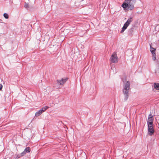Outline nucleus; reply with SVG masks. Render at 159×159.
<instances>
[{
	"mask_svg": "<svg viewBox=\"0 0 159 159\" xmlns=\"http://www.w3.org/2000/svg\"><path fill=\"white\" fill-rule=\"evenodd\" d=\"M135 2V0H126L122 3L121 6L125 10L127 9L132 10L134 8V5Z\"/></svg>",
	"mask_w": 159,
	"mask_h": 159,
	"instance_id": "obj_1",
	"label": "nucleus"
},
{
	"mask_svg": "<svg viewBox=\"0 0 159 159\" xmlns=\"http://www.w3.org/2000/svg\"><path fill=\"white\" fill-rule=\"evenodd\" d=\"M124 83L123 88V93L125 96L124 99L126 100L129 96V92L130 89V82L128 81L122 80Z\"/></svg>",
	"mask_w": 159,
	"mask_h": 159,
	"instance_id": "obj_2",
	"label": "nucleus"
},
{
	"mask_svg": "<svg viewBox=\"0 0 159 159\" xmlns=\"http://www.w3.org/2000/svg\"><path fill=\"white\" fill-rule=\"evenodd\" d=\"M133 19L132 17L129 18L127 21L124 24L123 27L122 28V30L121 31V33L123 32L125 30L128 26L130 24L131 22L132 21Z\"/></svg>",
	"mask_w": 159,
	"mask_h": 159,
	"instance_id": "obj_3",
	"label": "nucleus"
},
{
	"mask_svg": "<svg viewBox=\"0 0 159 159\" xmlns=\"http://www.w3.org/2000/svg\"><path fill=\"white\" fill-rule=\"evenodd\" d=\"M49 107L48 106H45L44 107L42 108L39 110L38 111L36 112L35 114V116H38L40 115L43 112H44Z\"/></svg>",
	"mask_w": 159,
	"mask_h": 159,
	"instance_id": "obj_4",
	"label": "nucleus"
},
{
	"mask_svg": "<svg viewBox=\"0 0 159 159\" xmlns=\"http://www.w3.org/2000/svg\"><path fill=\"white\" fill-rule=\"evenodd\" d=\"M111 61L113 63H116L118 61V58L117 56L116 53L114 52L111 57Z\"/></svg>",
	"mask_w": 159,
	"mask_h": 159,
	"instance_id": "obj_5",
	"label": "nucleus"
},
{
	"mask_svg": "<svg viewBox=\"0 0 159 159\" xmlns=\"http://www.w3.org/2000/svg\"><path fill=\"white\" fill-rule=\"evenodd\" d=\"M30 152V147H27L24 151L23 152H22L20 154L21 156H23L25 155L27 153H29Z\"/></svg>",
	"mask_w": 159,
	"mask_h": 159,
	"instance_id": "obj_6",
	"label": "nucleus"
},
{
	"mask_svg": "<svg viewBox=\"0 0 159 159\" xmlns=\"http://www.w3.org/2000/svg\"><path fill=\"white\" fill-rule=\"evenodd\" d=\"M67 79H62L61 80H57V83L60 85H63L67 81Z\"/></svg>",
	"mask_w": 159,
	"mask_h": 159,
	"instance_id": "obj_7",
	"label": "nucleus"
},
{
	"mask_svg": "<svg viewBox=\"0 0 159 159\" xmlns=\"http://www.w3.org/2000/svg\"><path fill=\"white\" fill-rule=\"evenodd\" d=\"M153 118H152V116L151 114H150L148 118L147 122H151L153 123Z\"/></svg>",
	"mask_w": 159,
	"mask_h": 159,
	"instance_id": "obj_8",
	"label": "nucleus"
},
{
	"mask_svg": "<svg viewBox=\"0 0 159 159\" xmlns=\"http://www.w3.org/2000/svg\"><path fill=\"white\" fill-rule=\"evenodd\" d=\"M153 87L157 90H159V84L155 83L153 85Z\"/></svg>",
	"mask_w": 159,
	"mask_h": 159,
	"instance_id": "obj_9",
	"label": "nucleus"
},
{
	"mask_svg": "<svg viewBox=\"0 0 159 159\" xmlns=\"http://www.w3.org/2000/svg\"><path fill=\"white\" fill-rule=\"evenodd\" d=\"M153 123L150 122H147L148 125V129H153L152 125H153Z\"/></svg>",
	"mask_w": 159,
	"mask_h": 159,
	"instance_id": "obj_10",
	"label": "nucleus"
},
{
	"mask_svg": "<svg viewBox=\"0 0 159 159\" xmlns=\"http://www.w3.org/2000/svg\"><path fill=\"white\" fill-rule=\"evenodd\" d=\"M154 132V130H148V134L149 135H152Z\"/></svg>",
	"mask_w": 159,
	"mask_h": 159,
	"instance_id": "obj_11",
	"label": "nucleus"
},
{
	"mask_svg": "<svg viewBox=\"0 0 159 159\" xmlns=\"http://www.w3.org/2000/svg\"><path fill=\"white\" fill-rule=\"evenodd\" d=\"M150 51L151 52V53H152V54L155 53V49L153 48H152L150 45Z\"/></svg>",
	"mask_w": 159,
	"mask_h": 159,
	"instance_id": "obj_12",
	"label": "nucleus"
},
{
	"mask_svg": "<svg viewBox=\"0 0 159 159\" xmlns=\"http://www.w3.org/2000/svg\"><path fill=\"white\" fill-rule=\"evenodd\" d=\"M3 16L6 19H8L9 18L8 15L7 13H4L3 14Z\"/></svg>",
	"mask_w": 159,
	"mask_h": 159,
	"instance_id": "obj_13",
	"label": "nucleus"
},
{
	"mask_svg": "<svg viewBox=\"0 0 159 159\" xmlns=\"http://www.w3.org/2000/svg\"><path fill=\"white\" fill-rule=\"evenodd\" d=\"M24 7L25 8H29V4L25 3L24 5Z\"/></svg>",
	"mask_w": 159,
	"mask_h": 159,
	"instance_id": "obj_14",
	"label": "nucleus"
},
{
	"mask_svg": "<svg viewBox=\"0 0 159 159\" xmlns=\"http://www.w3.org/2000/svg\"><path fill=\"white\" fill-rule=\"evenodd\" d=\"M152 59L154 61H155L156 59V54L154 53L153 54H152Z\"/></svg>",
	"mask_w": 159,
	"mask_h": 159,
	"instance_id": "obj_15",
	"label": "nucleus"
},
{
	"mask_svg": "<svg viewBox=\"0 0 159 159\" xmlns=\"http://www.w3.org/2000/svg\"><path fill=\"white\" fill-rule=\"evenodd\" d=\"M20 156H19V155H15V158L16 159H18V158H20Z\"/></svg>",
	"mask_w": 159,
	"mask_h": 159,
	"instance_id": "obj_16",
	"label": "nucleus"
},
{
	"mask_svg": "<svg viewBox=\"0 0 159 159\" xmlns=\"http://www.w3.org/2000/svg\"><path fill=\"white\" fill-rule=\"evenodd\" d=\"M2 88V85L1 84H0V90H1Z\"/></svg>",
	"mask_w": 159,
	"mask_h": 159,
	"instance_id": "obj_17",
	"label": "nucleus"
}]
</instances>
